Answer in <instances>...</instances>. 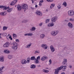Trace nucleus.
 Listing matches in <instances>:
<instances>
[{"label": "nucleus", "mask_w": 74, "mask_h": 74, "mask_svg": "<svg viewBox=\"0 0 74 74\" xmlns=\"http://www.w3.org/2000/svg\"><path fill=\"white\" fill-rule=\"evenodd\" d=\"M21 62L22 64H25L27 63V61L25 60H23L21 61Z\"/></svg>", "instance_id": "nucleus-11"}, {"label": "nucleus", "mask_w": 74, "mask_h": 74, "mask_svg": "<svg viewBox=\"0 0 74 74\" xmlns=\"http://www.w3.org/2000/svg\"><path fill=\"white\" fill-rule=\"evenodd\" d=\"M35 63L36 64H38V63H39V61H38V60H36V61H35Z\"/></svg>", "instance_id": "nucleus-39"}, {"label": "nucleus", "mask_w": 74, "mask_h": 74, "mask_svg": "<svg viewBox=\"0 0 74 74\" xmlns=\"http://www.w3.org/2000/svg\"><path fill=\"white\" fill-rule=\"evenodd\" d=\"M40 56H38L37 57L36 60H40Z\"/></svg>", "instance_id": "nucleus-41"}, {"label": "nucleus", "mask_w": 74, "mask_h": 74, "mask_svg": "<svg viewBox=\"0 0 74 74\" xmlns=\"http://www.w3.org/2000/svg\"><path fill=\"white\" fill-rule=\"evenodd\" d=\"M58 33L59 31H53L51 32V34L52 36H55Z\"/></svg>", "instance_id": "nucleus-3"}, {"label": "nucleus", "mask_w": 74, "mask_h": 74, "mask_svg": "<svg viewBox=\"0 0 74 74\" xmlns=\"http://www.w3.org/2000/svg\"><path fill=\"white\" fill-rule=\"evenodd\" d=\"M4 7V6L0 5V8H3Z\"/></svg>", "instance_id": "nucleus-46"}, {"label": "nucleus", "mask_w": 74, "mask_h": 74, "mask_svg": "<svg viewBox=\"0 0 74 74\" xmlns=\"http://www.w3.org/2000/svg\"><path fill=\"white\" fill-rule=\"evenodd\" d=\"M8 28V27L6 26L3 27V30H5L7 29Z\"/></svg>", "instance_id": "nucleus-29"}, {"label": "nucleus", "mask_w": 74, "mask_h": 74, "mask_svg": "<svg viewBox=\"0 0 74 74\" xmlns=\"http://www.w3.org/2000/svg\"><path fill=\"white\" fill-rule=\"evenodd\" d=\"M73 74H74V73H73Z\"/></svg>", "instance_id": "nucleus-64"}, {"label": "nucleus", "mask_w": 74, "mask_h": 74, "mask_svg": "<svg viewBox=\"0 0 74 74\" xmlns=\"http://www.w3.org/2000/svg\"><path fill=\"white\" fill-rule=\"evenodd\" d=\"M13 44L14 46H18V44L16 42H14L13 43Z\"/></svg>", "instance_id": "nucleus-32"}, {"label": "nucleus", "mask_w": 74, "mask_h": 74, "mask_svg": "<svg viewBox=\"0 0 74 74\" xmlns=\"http://www.w3.org/2000/svg\"><path fill=\"white\" fill-rule=\"evenodd\" d=\"M33 35V34L32 33H28V34H24L25 36H32Z\"/></svg>", "instance_id": "nucleus-15"}, {"label": "nucleus", "mask_w": 74, "mask_h": 74, "mask_svg": "<svg viewBox=\"0 0 74 74\" xmlns=\"http://www.w3.org/2000/svg\"><path fill=\"white\" fill-rule=\"evenodd\" d=\"M9 7H7L6 6H4V7L3 8V10H8V9H9Z\"/></svg>", "instance_id": "nucleus-18"}, {"label": "nucleus", "mask_w": 74, "mask_h": 74, "mask_svg": "<svg viewBox=\"0 0 74 74\" xmlns=\"http://www.w3.org/2000/svg\"><path fill=\"white\" fill-rule=\"evenodd\" d=\"M41 47H42L43 48H44L45 49H47L48 48V46L45 44H43L42 45Z\"/></svg>", "instance_id": "nucleus-7"}, {"label": "nucleus", "mask_w": 74, "mask_h": 74, "mask_svg": "<svg viewBox=\"0 0 74 74\" xmlns=\"http://www.w3.org/2000/svg\"><path fill=\"white\" fill-rule=\"evenodd\" d=\"M30 68L31 69H35L36 68V65L34 64H32L30 66Z\"/></svg>", "instance_id": "nucleus-21"}, {"label": "nucleus", "mask_w": 74, "mask_h": 74, "mask_svg": "<svg viewBox=\"0 0 74 74\" xmlns=\"http://www.w3.org/2000/svg\"><path fill=\"white\" fill-rule=\"evenodd\" d=\"M17 1H18V0H14L11 3L10 5L12 6V5H15L17 2Z\"/></svg>", "instance_id": "nucleus-10"}, {"label": "nucleus", "mask_w": 74, "mask_h": 74, "mask_svg": "<svg viewBox=\"0 0 74 74\" xmlns=\"http://www.w3.org/2000/svg\"><path fill=\"white\" fill-rule=\"evenodd\" d=\"M50 48L51 49V52H53L55 50V48L53 47V46H51L50 47Z\"/></svg>", "instance_id": "nucleus-13"}, {"label": "nucleus", "mask_w": 74, "mask_h": 74, "mask_svg": "<svg viewBox=\"0 0 74 74\" xmlns=\"http://www.w3.org/2000/svg\"><path fill=\"white\" fill-rule=\"evenodd\" d=\"M13 57V56L12 55H8V58L9 59H12Z\"/></svg>", "instance_id": "nucleus-24"}, {"label": "nucleus", "mask_w": 74, "mask_h": 74, "mask_svg": "<svg viewBox=\"0 0 74 74\" xmlns=\"http://www.w3.org/2000/svg\"><path fill=\"white\" fill-rule=\"evenodd\" d=\"M37 66L38 67H41V66H40V65H38Z\"/></svg>", "instance_id": "nucleus-58"}, {"label": "nucleus", "mask_w": 74, "mask_h": 74, "mask_svg": "<svg viewBox=\"0 0 74 74\" xmlns=\"http://www.w3.org/2000/svg\"><path fill=\"white\" fill-rule=\"evenodd\" d=\"M51 5L52 6V7H54L55 5V4L54 3L51 4Z\"/></svg>", "instance_id": "nucleus-43"}, {"label": "nucleus", "mask_w": 74, "mask_h": 74, "mask_svg": "<svg viewBox=\"0 0 74 74\" xmlns=\"http://www.w3.org/2000/svg\"><path fill=\"white\" fill-rule=\"evenodd\" d=\"M45 69H48V68L46 67V68H45Z\"/></svg>", "instance_id": "nucleus-63"}, {"label": "nucleus", "mask_w": 74, "mask_h": 74, "mask_svg": "<svg viewBox=\"0 0 74 74\" xmlns=\"http://www.w3.org/2000/svg\"><path fill=\"white\" fill-rule=\"evenodd\" d=\"M1 34H0V38H1V35H2Z\"/></svg>", "instance_id": "nucleus-59"}, {"label": "nucleus", "mask_w": 74, "mask_h": 74, "mask_svg": "<svg viewBox=\"0 0 74 74\" xmlns=\"http://www.w3.org/2000/svg\"><path fill=\"white\" fill-rule=\"evenodd\" d=\"M16 42H19V40L18 39H16Z\"/></svg>", "instance_id": "nucleus-48"}, {"label": "nucleus", "mask_w": 74, "mask_h": 74, "mask_svg": "<svg viewBox=\"0 0 74 74\" xmlns=\"http://www.w3.org/2000/svg\"><path fill=\"white\" fill-rule=\"evenodd\" d=\"M44 36H45V35L42 34L40 35V37L41 38H43L44 37Z\"/></svg>", "instance_id": "nucleus-28"}, {"label": "nucleus", "mask_w": 74, "mask_h": 74, "mask_svg": "<svg viewBox=\"0 0 74 74\" xmlns=\"http://www.w3.org/2000/svg\"><path fill=\"white\" fill-rule=\"evenodd\" d=\"M69 68H70V69H71L72 67V66H71V65L70 66H69Z\"/></svg>", "instance_id": "nucleus-56"}, {"label": "nucleus", "mask_w": 74, "mask_h": 74, "mask_svg": "<svg viewBox=\"0 0 74 74\" xmlns=\"http://www.w3.org/2000/svg\"><path fill=\"white\" fill-rule=\"evenodd\" d=\"M67 54H69V53H70V51H67Z\"/></svg>", "instance_id": "nucleus-57"}, {"label": "nucleus", "mask_w": 74, "mask_h": 74, "mask_svg": "<svg viewBox=\"0 0 74 74\" xmlns=\"http://www.w3.org/2000/svg\"><path fill=\"white\" fill-rule=\"evenodd\" d=\"M7 33L5 32H4L2 34V35L3 36H4V37L7 36Z\"/></svg>", "instance_id": "nucleus-35"}, {"label": "nucleus", "mask_w": 74, "mask_h": 74, "mask_svg": "<svg viewBox=\"0 0 74 74\" xmlns=\"http://www.w3.org/2000/svg\"><path fill=\"white\" fill-rule=\"evenodd\" d=\"M36 14L38 15H39V16H42V13H41V12L39 11H37L36 12Z\"/></svg>", "instance_id": "nucleus-12"}, {"label": "nucleus", "mask_w": 74, "mask_h": 74, "mask_svg": "<svg viewBox=\"0 0 74 74\" xmlns=\"http://www.w3.org/2000/svg\"><path fill=\"white\" fill-rule=\"evenodd\" d=\"M37 7H38V6L37 5H36L35 6V7L36 8H37Z\"/></svg>", "instance_id": "nucleus-60"}, {"label": "nucleus", "mask_w": 74, "mask_h": 74, "mask_svg": "<svg viewBox=\"0 0 74 74\" xmlns=\"http://www.w3.org/2000/svg\"><path fill=\"white\" fill-rule=\"evenodd\" d=\"M12 8H11L8 10H7V11L8 12H11L12 11Z\"/></svg>", "instance_id": "nucleus-27"}, {"label": "nucleus", "mask_w": 74, "mask_h": 74, "mask_svg": "<svg viewBox=\"0 0 74 74\" xmlns=\"http://www.w3.org/2000/svg\"><path fill=\"white\" fill-rule=\"evenodd\" d=\"M42 23H40L39 24V25L40 26H42Z\"/></svg>", "instance_id": "nucleus-52"}, {"label": "nucleus", "mask_w": 74, "mask_h": 74, "mask_svg": "<svg viewBox=\"0 0 74 74\" xmlns=\"http://www.w3.org/2000/svg\"><path fill=\"white\" fill-rule=\"evenodd\" d=\"M40 51H36L35 52V53H40Z\"/></svg>", "instance_id": "nucleus-44"}, {"label": "nucleus", "mask_w": 74, "mask_h": 74, "mask_svg": "<svg viewBox=\"0 0 74 74\" xmlns=\"http://www.w3.org/2000/svg\"><path fill=\"white\" fill-rule=\"evenodd\" d=\"M57 7L58 9H60L61 8V6L60 5H59L57 6Z\"/></svg>", "instance_id": "nucleus-42"}, {"label": "nucleus", "mask_w": 74, "mask_h": 74, "mask_svg": "<svg viewBox=\"0 0 74 74\" xmlns=\"http://www.w3.org/2000/svg\"><path fill=\"white\" fill-rule=\"evenodd\" d=\"M1 15H2V16H4L7 14V13H5V12H2L0 13Z\"/></svg>", "instance_id": "nucleus-16"}, {"label": "nucleus", "mask_w": 74, "mask_h": 74, "mask_svg": "<svg viewBox=\"0 0 74 74\" xmlns=\"http://www.w3.org/2000/svg\"><path fill=\"white\" fill-rule=\"evenodd\" d=\"M32 3H34V1H32Z\"/></svg>", "instance_id": "nucleus-61"}, {"label": "nucleus", "mask_w": 74, "mask_h": 74, "mask_svg": "<svg viewBox=\"0 0 74 74\" xmlns=\"http://www.w3.org/2000/svg\"><path fill=\"white\" fill-rule=\"evenodd\" d=\"M4 66H3L1 67L0 68V74H2L1 73L3 72V71H2V70H3L4 69Z\"/></svg>", "instance_id": "nucleus-20"}, {"label": "nucleus", "mask_w": 74, "mask_h": 74, "mask_svg": "<svg viewBox=\"0 0 74 74\" xmlns=\"http://www.w3.org/2000/svg\"><path fill=\"white\" fill-rule=\"evenodd\" d=\"M10 46V43L8 42H6L5 44L3 46L4 47H5L7 48L8 47Z\"/></svg>", "instance_id": "nucleus-9"}, {"label": "nucleus", "mask_w": 74, "mask_h": 74, "mask_svg": "<svg viewBox=\"0 0 74 74\" xmlns=\"http://www.w3.org/2000/svg\"><path fill=\"white\" fill-rule=\"evenodd\" d=\"M41 60L42 61H44V60H45V59L44 56L41 58Z\"/></svg>", "instance_id": "nucleus-40"}, {"label": "nucleus", "mask_w": 74, "mask_h": 74, "mask_svg": "<svg viewBox=\"0 0 74 74\" xmlns=\"http://www.w3.org/2000/svg\"><path fill=\"white\" fill-rule=\"evenodd\" d=\"M13 37L14 38V39H15V38H16V37H17V35H16V34H13Z\"/></svg>", "instance_id": "nucleus-25"}, {"label": "nucleus", "mask_w": 74, "mask_h": 74, "mask_svg": "<svg viewBox=\"0 0 74 74\" xmlns=\"http://www.w3.org/2000/svg\"><path fill=\"white\" fill-rule=\"evenodd\" d=\"M69 21L71 22H73V21H74V19L72 18H70L69 19Z\"/></svg>", "instance_id": "nucleus-38"}, {"label": "nucleus", "mask_w": 74, "mask_h": 74, "mask_svg": "<svg viewBox=\"0 0 74 74\" xmlns=\"http://www.w3.org/2000/svg\"><path fill=\"white\" fill-rule=\"evenodd\" d=\"M40 3H43V2H44V1L43 0L40 1Z\"/></svg>", "instance_id": "nucleus-53"}, {"label": "nucleus", "mask_w": 74, "mask_h": 74, "mask_svg": "<svg viewBox=\"0 0 74 74\" xmlns=\"http://www.w3.org/2000/svg\"><path fill=\"white\" fill-rule=\"evenodd\" d=\"M43 72H44V73H48L49 72V71L47 70H45V69H43Z\"/></svg>", "instance_id": "nucleus-31"}, {"label": "nucleus", "mask_w": 74, "mask_h": 74, "mask_svg": "<svg viewBox=\"0 0 74 74\" xmlns=\"http://www.w3.org/2000/svg\"><path fill=\"white\" fill-rule=\"evenodd\" d=\"M27 22H28V20H25L22 21L21 23H26Z\"/></svg>", "instance_id": "nucleus-23"}, {"label": "nucleus", "mask_w": 74, "mask_h": 74, "mask_svg": "<svg viewBox=\"0 0 74 74\" xmlns=\"http://www.w3.org/2000/svg\"><path fill=\"white\" fill-rule=\"evenodd\" d=\"M17 10L19 11L21 10L22 8L23 9V10H27L28 8V6L27 5L25 4H24L22 5L21 7L20 5H17Z\"/></svg>", "instance_id": "nucleus-2"}, {"label": "nucleus", "mask_w": 74, "mask_h": 74, "mask_svg": "<svg viewBox=\"0 0 74 74\" xmlns=\"http://www.w3.org/2000/svg\"><path fill=\"white\" fill-rule=\"evenodd\" d=\"M30 8H31V9H32V10H34V8H33L32 7H30Z\"/></svg>", "instance_id": "nucleus-54"}, {"label": "nucleus", "mask_w": 74, "mask_h": 74, "mask_svg": "<svg viewBox=\"0 0 74 74\" xmlns=\"http://www.w3.org/2000/svg\"><path fill=\"white\" fill-rule=\"evenodd\" d=\"M67 66H66L62 65L60 67H58L57 69H56L55 70V74H58L59 71L61 70L62 69H63V71H65V69H66Z\"/></svg>", "instance_id": "nucleus-1"}, {"label": "nucleus", "mask_w": 74, "mask_h": 74, "mask_svg": "<svg viewBox=\"0 0 74 74\" xmlns=\"http://www.w3.org/2000/svg\"><path fill=\"white\" fill-rule=\"evenodd\" d=\"M47 1L49 2H52V1H53V0H47Z\"/></svg>", "instance_id": "nucleus-47"}, {"label": "nucleus", "mask_w": 74, "mask_h": 74, "mask_svg": "<svg viewBox=\"0 0 74 74\" xmlns=\"http://www.w3.org/2000/svg\"><path fill=\"white\" fill-rule=\"evenodd\" d=\"M58 19V17L57 16H55L53 17L52 18H51V22H55Z\"/></svg>", "instance_id": "nucleus-5"}, {"label": "nucleus", "mask_w": 74, "mask_h": 74, "mask_svg": "<svg viewBox=\"0 0 74 74\" xmlns=\"http://www.w3.org/2000/svg\"><path fill=\"white\" fill-rule=\"evenodd\" d=\"M65 23H67V22H68V20H65L64 21Z\"/></svg>", "instance_id": "nucleus-50"}, {"label": "nucleus", "mask_w": 74, "mask_h": 74, "mask_svg": "<svg viewBox=\"0 0 74 74\" xmlns=\"http://www.w3.org/2000/svg\"><path fill=\"white\" fill-rule=\"evenodd\" d=\"M36 30V27H32L31 29H30V31H34Z\"/></svg>", "instance_id": "nucleus-22"}, {"label": "nucleus", "mask_w": 74, "mask_h": 74, "mask_svg": "<svg viewBox=\"0 0 74 74\" xmlns=\"http://www.w3.org/2000/svg\"><path fill=\"white\" fill-rule=\"evenodd\" d=\"M54 25V23H49L47 25V26H48V27H52V26H53Z\"/></svg>", "instance_id": "nucleus-14"}, {"label": "nucleus", "mask_w": 74, "mask_h": 74, "mask_svg": "<svg viewBox=\"0 0 74 74\" xmlns=\"http://www.w3.org/2000/svg\"><path fill=\"white\" fill-rule=\"evenodd\" d=\"M68 15L70 16H73L74 14V12L73 10H70L68 11Z\"/></svg>", "instance_id": "nucleus-4"}, {"label": "nucleus", "mask_w": 74, "mask_h": 74, "mask_svg": "<svg viewBox=\"0 0 74 74\" xmlns=\"http://www.w3.org/2000/svg\"><path fill=\"white\" fill-rule=\"evenodd\" d=\"M4 53H10V51L8 50H4Z\"/></svg>", "instance_id": "nucleus-19"}, {"label": "nucleus", "mask_w": 74, "mask_h": 74, "mask_svg": "<svg viewBox=\"0 0 74 74\" xmlns=\"http://www.w3.org/2000/svg\"><path fill=\"white\" fill-rule=\"evenodd\" d=\"M49 22V19H47L45 20V23H47Z\"/></svg>", "instance_id": "nucleus-37"}, {"label": "nucleus", "mask_w": 74, "mask_h": 74, "mask_svg": "<svg viewBox=\"0 0 74 74\" xmlns=\"http://www.w3.org/2000/svg\"><path fill=\"white\" fill-rule=\"evenodd\" d=\"M9 38H10V40H12V37H11V36H9Z\"/></svg>", "instance_id": "nucleus-51"}, {"label": "nucleus", "mask_w": 74, "mask_h": 74, "mask_svg": "<svg viewBox=\"0 0 74 74\" xmlns=\"http://www.w3.org/2000/svg\"><path fill=\"white\" fill-rule=\"evenodd\" d=\"M31 59L32 60H34V59L35 60H36V58L35 56H32L31 58Z\"/></svg>", "instance_id": "nucleus-30"}, {"label": "nucleus", "mask_w": 74, "mask_h": 74, "mask_svg": "<svg viewBox=\"0 0 74 74\" xmlns=\"http://www.w3.org/2000/svg\"><path fill=\"white\" fill-rule=\"evenodd\" d=\"M49 62L50 63V64H51V63H52V61H51V59H50L49 61Z\"/></svg>", "instance_id": "nucleus-49"}, {"label": "nucleus", "mask_w": 74, "mask_h": 74, "mask_svg": "<svg viewBox=\"0 0 74 74\" xmlns=\"http://www.w3.org/2000/svg\"><path fill=\"white\" fill-rule=\"evenodd\" d=\"M39 4L40 6H41V5H42V4L40 3V2H39Z\"/></svg>", "instance_id": "nucleus-55"}, {"label": "nucleus", "mask_w": 74, "mask_h": 74, "mask_svg": "<svg viewBox=\"0 0 74 74\" xmlns=\"http://www.w3.org/2000/svg\"><path fill=\"white\" fill-rule=\"evenodd\" d=\"M68 26L69 27L70 29H72L73 27V25L72 23L70 22H69L68 24Z\"/></svg>", "instance_id": "nucleus-8"}, {"label": "nucleus", "mask_w": 74, "mask_h": 74, "mask_svg": "<svg viewBox=\"0 0 74 74\" xmlns=\"http://www.w3.org/2000/svg\"><path fill=\"white\" fill-rule=\"evenodd\" d=\"M50 8H52V6H51V5L50 6Z\"/></svg>", "instance_id": "nucleus-62"}, {"label": "nucleus", "mask_w": 74, "mask_h": 74, "mask_svg": "<svg viewBox=\"0 0 74 74\" xmlns=\"http://www.w3.org/2000/svg\"><path fill=\"white\" fill-rule=\"evenodd\" d=\"M27 61L28 63H30V58H28L27 59Z\"/></svg>", "instance_id": "nucleus-36"}, {"label": "nucleus", "mask_w": 74, "mask_h": 74, "mask_svg": "<svg viewBox=\"0 0 74 74\" xmlns=\"http://www.w3.org/2000/svg\"><path fill=\"white\" fill-rule=\"evenodd\" d=\"M31 45H32V44H29L28 45H27L26 46V48H30V47L31 46Z\"/></svg>", "instance_id": "nucleus-34"}, {"label": "nucleus", "mask_w": 74, "mask_h": 74, "mask_svg": "<svg viewBox=\"0 0 74 74\" xmlns=\"http://www.w3.org/2000/svg\"><path fill=\"white\" fill-rule=\"evenodd\" d=\"M12 48L13 49H14V50H16L18 48V47L16 46H13L12 47Z\"/></svg>", "instance_id": "nucleus-17"}, {"label": "nucleus", "mask_w": 74, "mask_h": 74, "mask_svg": "<svg viewBox=\"0 0 74 74\" xmlns=\"http://www.w3.org/2000/svg\"><path fill=\"white\" fill-rule=\"evenodd\" d=\"M0 61H1V62H4V58L3 57H0Z\"/></svg>", "instance_id": "nucleus-26"}, {"label": "nucleus", "mask_w": 74, "mask_h": 74, "mask_svg": "<svg viewBox=\"0 0 74 74\" xmlns=\"http://www.w3.org/2000/svg\"><path fill=\"white\" fill-rule=\"evenodd\" d=\"M44 58L45 59V60H46V59H48V57L46 56H44Z\"/></svg>", "instance_id": "nucleus-45"}, {"label": "nucleus", "mask_w": 74, "mask_h": 74, "mask_svg": "<svg viewBox=\"0 0 74 74\" xmlns=\"http://www.w3.org/2000/svg\"><path fill=\"white\" fill-rule=\"evenodd\" d=\"M67 60L66 59L64 58L63 60V61L62 62V64L63 65H66L67 64Z\"/></svg>", "instance_id": "nucleus-6"}, {"label": "nucleus", "mask_w": 74, "mask_h": 74, "mask_svg": "<svg viewBox=\"0 0 74 74\" xmlns=\"http://www.w3.org/2000/svg\"><path fill=\"white\" fill-rule=\"evenodd\" d=\"M62 5H64V7H67V3L66 2H64L63 3Z\"/></svg>", "instance_id": "nucleus-33"}]
</instances>
